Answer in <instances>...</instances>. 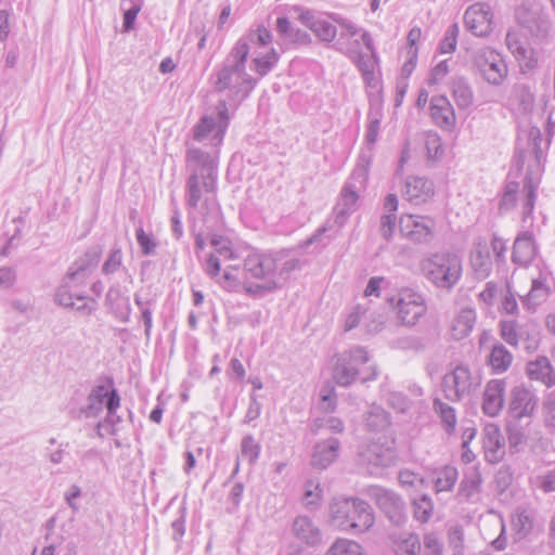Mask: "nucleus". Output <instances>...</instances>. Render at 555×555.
<instances>
[{"instance_id":"1","label":"nucleus","mask_w":555,"mask_h":555,"mask_svg":"<svg viewBox=\"0 0 555 555\" xmlns=\"http://www.w3.org/2000/svg\"><path fill=\"white\" fill-rule=\"evenodd\" d=\"M186 167L190 176L185 183V203L190 209L206 214L215 201L217 191V164L215 158L198 149L186 152Z\"/></svg>"},{"instance_id":"2","label":"nucleus","mask_w":555,"mask_h":555,"mask_svg":"<svg viewBox=\"0 0 555 555\" xmlns=\"http://www.w3.org/2000/svg\"><path fill=\"white\" fill-rule=\"evenodd\" d=\"M420 271L435 288L450 293L462 279L463 260L457 253L443 249L424 257Z\"/></svg>"},{"instance_id":"3","label":"nucleus","mask_w":555,"mask_h":555,"mask_svg":"<svg viewBox=\"0 0 555 555\" xmlns=\"http://www.w3.org/2000/svg\"><path fill=\"white\" fill-rule=\"evenodd\" d=\"M530 150L528 152L516 150L514 156L515 163L518 167L524 166L527 159L529 160L520 197L524 221H526L527 218L531 217L532 215L537 199V191L539 189L541 176L543 172L542 162L544 156L540 146L541 134L539 129H532L530 131Z\"/></svg>"},{"instance_id":"4","label":"nucleus","mask_w":555,"mask_h":555,"mask_svg":"<svg viewBox=\"0 0 555 555\" xmlns=\"http://www.w3.org/2000/svg\"><path fill=\"white\" fill-rule=\"evenodd\" d=\"M248 53V42L241 38L225 59L222 68L217 73L215 89L218 92L233 89L236 93L243 92V96H246L254 88L256 81L245 70Z\"/></svg>"},{"instance_id":"5","label":"nucleus","mask_w":555,"mask_h":555,"mask_svg":"<svg viewBox=\"0 0 555 555\" xmlns=\"http://www.w3.org/2000/svg\"><path fill=\"white\" fill-rule=\"evenodd\" d=\"M371 358L367 350L361 346L351 347L335 356L333 378L337 385L348 387L356 380L362 383L375 380L378 372L374 364L370 363Z\"/></svg>"},{"instance_id":"6","label":"nucleus","mask_w":555,"mask_h":555,"mask_svg":"<svg viewBox=\"0 0 555 555\" xmlns=\"http://www.w3.org/2000/svg\"><path fill=\"white\" fill-rule=\"evenodd\" d=\"M331 521L341 530L363 533L375 521L371 505L358 498L335 499L330 505Z\"/></svg>"},{"instance_id":"7","label":"nucleus","mask_w":555,"mask_h":555,"mask_svg":"<svg viewBox=\"0 0 555 555\" xmlns=\"http://www.w3.org/2000/svg\"><path fill=\"white\" fill-rule=\"evenodd\" d=\"M369 165L370 159L362 156L358 165L354 167L349 180L343 188L340 201L336 207L335 217V222L339 225L344 224L359 198V191L365 185L369 178Z\"/></svg>"},{"instance_id":"8","label":"nucleus","mask_w":555,"mask_h":555,"mask_svg":"<svg viewBox=\"0 0 555 555\" xmlns=\"http://www.w3.org/2000/svg\"><path fill=\"white\" fill-rule=\"evenodd\" d=\"M474 65L480 76L493 86H500L507 76V65L502 55L489 48L476 52Z\"/></svg>"},{"instance_id":"9","label":"nucleus","mask_w":555,"mask_h":555,"mask_svg":"<svg viewBox=\"0 0 555 555\" xmlns=\"http://www.w3.org/2000/svg\"><path fill=\"white\" fill-rule=\"evenodd\" d=\"M370 495L393 526L401 527L406 522L405 502L398 493L383 487H373Z\"/></svg>"},{"instance_id":"10","label":"nucleus","mask_w":555,"mask_h":555,"mask_svg":"<svg viewBox=\"0 0 555 555\" xmlns=\"http://www.w3.org/2000/svg\"><path fill=\"white\" fill-rule=\"evenodd\" d=\"M435 220L427 216L402 215L399 220L400 233L414 244H430L435 238Z\"/></svg>"},{"instance_id":"11","label":"nucleus","mask_w":555,"mask_h":555,"mask_svg":"<svg viewBox=\"0 0 555 555\" xmlns=\"http://www.w3.org/2000/svg\"><path fill=\"white\" fill-rule=\"evenodd\" d=\"M478 385L479 380H475L469 369L465 365H457L442 379L446 398L452 402L461 401L465 396L470 395Z\"/></svg>"},{"instance_id":"12","label":"nucleus","mask_w":555,"mask_h":555,"mask_svg":"<svg viewBox=\"0 0 555 555\" xmlns=\"http://www.w3.org/2000/svg\"><path fill=\"white\" fill-rule=\"evenodd\" d=\"M82 285L77 281L69 282L68 279H63L55 293V301L62 307L75 309L82 315H90L96 309V301L78 292Z\"/></svg>"},{"instance_id":"13","label":"nucleus","mask_w":555,"mask_h":555,"mask_svg":"<svg viewBox=\"0 0 555 555\" xmlns=\"http://www.w3.org/2000/svg\"><path fill=\"white\" fill-rule=\"evenodd\" d=\"M358 457L360 464L374 473L375 469L393 465L397 456L392 448L378 441H369L360 444Z\"/></svg>"},{"instance_id":"14","label":"nucleus","mask_w":555,"mask_h":555,"mask_svg":"<svg viewBox=\"0 0 555 555\" xmlns=\"http://www.w3.org/2000/svg\"><path fill=\"white\" fill-rule=\"evenodd\" d=\"M427 310L422 294L411 289L402 288L398 294L397 313L402 324L415 325Z\"/></svg>"},{"instance_id":"15","label":"nucleus","mask_w":555,"mask_h":555,"mask_svg":"<svg viewBox=\"0 0 555 555\" xmlns=\"http://www.w3.org/2000/svg\"><path fill=\"white\" fill-rule=\"evenodd\" d=\"M539 399L532 390L518 385L509 392L508 413L513 418L531 417L538 406Z\"/></svg>"},{"instance_id":"16","label":"nucleus","mask_w":555,"mask_h":555,"mask_svg":"<svg viewBox=\"0 0 555 555\" xmlns=\"http://www.w3.org/2000/svg\"><path fill=\"white\" fill-rule=\"evenodd\" d=\"M273 254H249L244 260V272L253 279L264 282L276 279V261Z\"/></svg>"},{"instance_id":"17","label":"nucleus","mask_w":555,"mask_h":555,"mask_svg":"<svg viewBox=\"0 0 555 555\" xmlns=\"http://www.w3.org/2000/svg\"><path fill=\"white\" fill-rule=\"evenodd\" d=\"M517 22L532 36H544L548 28L550 22L539 4H522L516 10Z\"/></svg>"},{"instance_id":"18","label":"nucleus","mask_w":555,"mask_h":555,"mask_svg":"<svg viewBox=\"0 0 555 555\" xmlns=\"http://www.w3.org/2000/svg\"><path fill=\"white\" fill-rule=\"evenodd\" d=\"M464 22L473 35L478 37L489 35L492 30V13L489 4L477 2L470 5L464 14Z\"/></svg>"},{"instance_id":"19","label":"nucleus","mask_w":555,"mask_h":555,"mask_svg":"<svg viewBox=\"0 0 555 555\" xmlns=\"http://www.w3.org/2000/svg\"><path fill=\"white\" fill-rule=\"evenodd\" d=\"M538 255V245L534 235L530 231L520 232L513 244L512 261L513 263L527 268Z\"/></svg>"},{"instance_id":"20","label":"nucleus","mask_w":555,"mask_h":555,"mask_svg":"<svg viewBox=\"0 0 555 555\" xmlns=\"http://www.w3.org/2000/svg\"><path fill=\"white\" fill-rule=\"evenodd\" d=\"M505 389V379H491L487 383L482 400V411L486 415L491 417L499 415L504 408Z\"/></svg>"},{"instance_id":"21","label":"nucleus","mask_w":555,"mask_h":555,"mask_svg":"<svg viewBox=\"0 0 555 555\" xmlns=\"http://www.w3.org/2000/svg\"><path fill=\"white\" fill-rule=\"evenodd\" d=\"M482 448L485 457L489 463L495 464L505 455V440L499 426L488 424L483 429Z\"/></svg>"},{"instance_id":"22","label":"nucleus","mask_w":555,"mask_h":555,"mask_svg":"<svg viewBox=\"0 0 555 555\" xmlns=\"http://www.w3.org/2000/svg\"><path fill=\"white\" fill-rule=\"evenodd\" d=\"M340 448V441L335 437L318 441L313 447L311 465L318 469H326L339 456Z\"/></svg>"},{"instance_id":"23","label":"nucleus","mask_w":555,"mask_h":555,"mask_svg":"<svg viewBox=\"0 0 555 555\" xmlns=\"http://www.w3.org/2000/svg\"><path fill=\"white\" fill-rule=\"evenodd\" d=\"M401 193L404 199L420 205L434 195V183L424 177L411 176L405 179Z\"/></svg>"},{"instance_id":"24","label":"nucleus","mask_w":555,"mask_h":555,"mask_svg":"<svg viewBox=\"0 0 555 555\" xmlns=\"http://www.w3.org/2000/svg\"><path fill=\"white\" fill-rule=\"evenodd\" d=\"M101 256L102 248L100 246L88 249L80 259L73 263L64 279H68L69 282L77 281L80 284H86L88 271L98 266Z\"/></svg>"},{"instance_id":"25","label":"nucleus","mask_w":555,"mask_h":555,"mask_svg":"<svg viewBox=\"0 0 555 555\" xmlns=\"http://www.w3.org/2000/svg\"><path fill=\"white\" fill-rule=\"evenodd\" d=\"M430 116L440 128L451 130L455 126V113L450 101L444 95H436L430 100Z\"/></svg>"},{"instance_id":"26","label":"nucleus","mask_w":555,"mask_h":555,"mask_svg":"<svg viewBox=\"0 0 555 555\" xmlns=\"http://www.w3.org/2000/svg\"><path fill=\"white\" fill-rule=\"evenodd\" d=\"M550 294L547 274L540 272L539 276L532 279L529 293L520 297L521 304L527 310L535 311L541 304L546 301Z\"/></svg>"},{"instance_id":"27","label":"nucleus","mask_w":555,"mask_h":555,"mask_svg":"<svg viewBox=\"0 0 555 555\" xmlns=\"http://www.w3.org/2000/svg\"><path fill=\"white\" fill-rule=\"evenodd\" d=\"M300 22L308 27L321 41L331 43L337 35V28L328 21L317 18L311 11H302Z\"/></svg>"},{"instance_id":"28","label":"nucleus","mask_w":555,"mask_h":555,"mask_svg":"<svg viewBox=\"0 0 555 555\" xmlns=\"http://www.w3.org/2000/svg\"><path fill=\"white\" fill-rule=\"evenodd\" d=\"M526 372L531 380L542 383L547 388L555 385V370L546 357H538L527 364Z\"/></svg>"},{"instance_id":"29","label":"nucleus","mask_w":555,"mask_h":555,"mask_svg":"<svg viewBox=\"0 0 555 555\" xmlns=\"http://www.w3.org/2000/svg\"><path fill=\"white\" fill-rule=\"evenodd\" d=\"M470 266L477 279L485 280L492 270L490 251L486 241H478L470 253Z\"/></svg>"},{"instance_id":"30","label":"nucleus","mask_w":555,"mask_h":555,"mask_svg":"<svg viewBox=\"0 0 555 555\" xmlns=\"http://www.w3.org/2000/svg\"><path fill=\"white\" fill-rule=\"evenodd\" d=\"M292 530L296 538L310 546L321 542L322 533L320 529L307 516L296 517Z\"/></svg>"},{"instance_id":"31","label":"nucleus","mask_w":555,"mask_h":555,"mask_svg":"<svg viewBox=\"0 0 555 555\" xmlns=\"http://www.w3.org/2000/svg\"><path fill=\"white\" fill-rule=\"evenodd\" d=\"M476 323V312L473 309H462L454 318L451 327V335L454 339L461 340L467 337Z\"/></svg>"},{"instance_id":"32","label":"nucleus","mask_w":555,"mask_h":555,"mask_svg":"<svg viewBox=\"0 0 555 555\" xmlns=\"http://www.w3.org/2000/svg\"><path fill=\"white\" fill-rule=\"evenodd\" d=\"M348 56L354 62L358 69L361 72L365 83L373 86L375 81L374 70L377 64L376 52H374V55L372 53L364 54L362 52H352L348 53Z\"/></svg>"},{"instance_id":"33","label":"nucleus","mask_w":555,"mask_h":555,"mask_svg":"<svg viewBox=\"0 0 555 555\" xmlns=\"http://www.w3.org/2000/svg\"><path fill=\"white\" fill-rule=\"evenodd\" d=\"M513 354L506 349V347L500 343H495L488 356V364L491 366L494 373L506 372L513 362Z\"/></svg>"},{"instance_id":"34","label":"nucleus","mask_w":555,"mask_h":555,"mask_svg":"<svg viewBox=\"0 0 555 555\" xmlns=\"http://www.w3.org/2000/svg\"><path fill=\"white\" fill-rule=\"evenodd\" d=\"M451 91L453 99L460 108H467L473 104L474 93L465 78H453L451 81Z\"/></svg>"},{"instance_id":"35","label":"nucleus","mask_w":555,"mask_h":555,"mask_svg":"<svg viewBox=\"0 0 555 555\" xmlns=\"http://www.w3.org/2000/svg\"><path fill=\"white\" fill-rule=\"evenodd\" d=\"M392 542L397 555H418L422 548L416 533L393 535Z\"/></svg>"},{"instance_id":"36","label":"nucleus","mask_w":555,"mask_h":555,"mask_svg":"<svg viewBox=\"0 0 555 555\" xmlns=\"http://www.w3.org/2000/svg\"><path fill=\"white\" fill-rule=\"evenodd\" d=\"M390 424L389 414L379 405H372L365 413L364 425L371 431H382Z\"/></svg>"},{"instance_id":"37","label":"nucleus","mask_w":555,"mask_h":555,"mask_svg":"<svg viewBox=\"0 0 555 555\" xmlns=\"http://www.w3.org/2000/svg\"><path fill=\"white\" fill-rule=\"evenodd\" d=\"M481 476L478 472L466 475L460 483L457 496L461 501L472 502L480 492Z\"/></svg>"},{"instance_id":"38","label":"nucleus","mask_w":555,"mask_h":555,"mask_svg":"<svg viewBox=\"0 0 555 555\" xmlns=\"http://www.w3.org/2000/svg\"><path fill=\"white\" fill-rule=\"evenodd\" d=\"M511 100L518 105V108L526 113L529 112L534 103V94L531 88L525 83H516L513 87Z\"/></svg>"},{"instance_id":"39","label":"nucleus","mask_w":555,"mask_h":555,"mask_svg":"<svg viewBox=\"0 0 555 555\" xmlns=\"http://www.w3.org/2000/svg\"><path fill=\"white\" fill-rule=\"evenodd\" d=\"M273 258H279L276 261V279L286 281L289 274L299 267V259L289 257L285 250H280L273 254Z\"/></svg>"},{"instance_id":"40","label":"nucleus","mask_w":555,"mask_h":555,"mask_svg":"<svg viewBox=\"0 0 555 555\" xmlns=\"http://www.w3.org/2000/svg\"><path fill=\"white\" fill-rule=\"evenodd\" d=\"M501 338L512 347H517L522 337L520 325L516 320H501L499 323Z\"/></svg>"},{"instance_id":"41","label":"nucleus","mask_w":555,"mask_h":555,"mask_svg":"<svg viewBox=\"0 0 555 555\" xmlns=\"http://www.w3.org/2000/svg\"><path fill=\"white\" fill-rule=\"evenodd\" d=\"M519 183L509 181L506 183L503 195L499 203L501 214L508 212L516 207L518 201Z\"/></svg>"},{"instance_id":"42","label":"nucleus","mask_w":555,"mask_h":555,"mask_svg":"<svg viewBox=\"0 0 555 555\" xmlns=\"http://www.w3.org/2000/svg\"><path fill=\"white\" fill-rule=\"evenodd\" d=\"M327 555H365L362 546L351 540L338 539L327 551Z\"/></svg>"},{"instance_id":"43","label":"nucleus","mask_w":555,"mask_h":555,"mask_svg":"<svg viewBox=\"0 0 555 555\" xmlns=\"http://www.w3.org/2000/svg\"><path fill=\"white\" fill-rule=\"evenodd\" d=\"M413 516L417 521L421 522H427L431 515L434 509V504L431 499L423 494L418 499L413 500Z\"/></svg>"},{"instance_id":"44","label":"nucleus","mask_w":555,"mask_h":555,"mask_svg":"<svg viewBox=\"0 0 555 555\" xmlns=\"http://www.w3.org/2000/svg\"><path fill=\"white\" fill-rule=\"evenodd\" d=\"M457 479V470L455 467L446 466L443 467L435 481L437 491H450Z\"/></svg>"},{"instance_id":"45","label":"nucleus","mask_w":555,"mask_h":555,"mask_svg":"<svg viewBox=\"0 0 555 555\" xmlns=\"http://www.w3.org/2000/svg\"><path fill=\"white\" fill-rule=\"evenodd\" d=\"M434 410L440 416L442 423L447 426V430H452L456 424L455 410L449 404L436 398L434 400Z\"/></svg>"},{"instance_id":"46","label":"nucleus","mask_w":555,"mask_h":555,"mask_svg":"<svg viewBox=\"0 0 555 555\" xmlns=\"http://www.w3.org/2000/svg\"><path fill=\"white\" fill-rule=\"evenodd\" d=\"M279 61V54L271 49L266 55L253 60V69L261 77L266 76Z\"/></svg>"},{"instance_id":"47","label":"nucleus","mask_w":555,"mask_h":555,"mask_svg":"<svg viewBox=\"0 0 555 555\" xmlns=\"http://www.w3.org/2000/svg\"><path fill=\"white\" fill-rule=\"evenodd\" d=\"M122 266V250L121 247L115 245L109 254L107 255L106 260L102 266V273L104 275H111L117 272Z\"/></svg>"},{"instance_id":"48","label":"nucleus","mask_w":555,"mask_h":555,"mask_svg":"<svg viewBox=\"0 0 555 555\" xmlns=\"http://www.w3.org/2000/svg\"><path fill=\"white\" fill-rule=\"evenodd\" d=\"M218 116H219V124L217 125V130L215 134L211 137V145L218 146L221 144L225 129L229 125V115H228V108L224 102L220 103L218 105Z\"/></svg>"},{"instance_id":"49","label":"nucleus","mask_w":555,"mask_h":555,"mask_svg":"<svg viewBox=\"0 0 555 555\" xmlns=\"http://www.w3.org/2000/svg\"><path fill=\"white\" fill-rule=\"evenodd\" d=\"M519 66L524 73L533 70L538 66V56L531 47H524L522 50L515 55Z\"/></svg>"},{"instance_id":"50","label":"nucleus","mask_w":555,"mask_h":555,"mask_svg":"<svg viewBox=\"0 0 555 555\" xmlns=\"http://www.w3.org/2000/svg\"><path fill=\"white\" fill-rule=\"evenodd\" d=\"M241 452L242 455L246 457L250 464H254L259 457L260 446L258 442H256L251 435H247L242 440Z\"/></svg>"},{"instance_id":"51","label":"nucleus","mask_w":555,"mask_h":555,"mask_svg":"<svg viewBox=\"0 0 555 555\" xmlns=\"http://www.w3.org/2000/svg\"><path fill=\"white\" fill-rule=\"evenodd\" d=\"M217 125L212 117L204 116L194 128V140L204 141L211 132H216Z\"/></svg>"},{"instance_id":"52","label":"nucleus","mask_w":555,"mask_h":555,"mask_svg":"<svg viewBox=\"0 0 555 555\" xmlns=\"http://www.w3.org/2000/svg\"><path fill=\"white\" fill-rule=\"evenodd\" d=\"M460 28L457 23L450 25L444 34L442 41L440 42L441 53H452L456 49L457 36Z\"/></svg>"},{"instance_id":"53","label":"nucleus","mask_w":555,"mask_h":555,"mask_svg":"<svg viewBox=\"0 0 555 555\" xmlns=\"http://www.w3.org/2000/svg\"><path fill=\"white\" fill-rule=\"evenodd\" d=\"M279 288H281V283L279 281H262V283H245L244 285L245 292L251 296L262 295L264 293H272Z\"/></svg>"},{"instance_id":"54","label":"nucleus","mask_w":555,"mask_h":555,"mask_svg":"<svg viewBox=\"0 0 555 555\" xmlns=\"http://www.w3.org/2000/svg\"><path fill=\"white\" fill-rule=\"evenodd\" d=\"M387 403L399 413H405L412 405V401L400 391H390Z\"/></svg>"},{"instance_id":"55","label":"nucleus","mask_w":555,"mask_h":555,"mask_svg":"<svg viewBox=\"0 0 555 555\" xmlns=\"http://www.w3.org/2000/svg\"><path fill=\"white\" fill-rule=\"evenodd\" d=\"M135 237L139 246L141 247V251L144 256H151L155 254L157 243L152 237V235H149L144 232L143 228L137 229Z\"/></svg>"},{"instance_id":"56","label":"nucleus","mask_w":555,"mask_h":555,"mask_svg":"<svg viewBox=\"0 0 555 555\" xmlns=\"http://www.w3.org/2000/svg\"><path fill=\"white\" fill-rule=\"evenodd\" d=\"M210 244L215 248L216 254L223 257L224 259L234 258L231 244L227 238L219 235H214L210 240Z\"/></svg>"},{"instance_id":"57","label":"nucleus","mask_w":555,"mask_h":555,"mask_svg":"<svg viewBox=\"0 0 555 555\" xmlns=\"http://www.w3.org/2000/svg\"><path fill=\"white\" fill-rule=\"evenodd\" d=\"M397 227V217L395 214H384L380 217L379 233L386 240L390 241Z\"/></svg>"},{"instance_id":"58","label":"nucleus","mask_w":555,"mask_h":555,"mask_svg":"<svg viewBox=\"0 0 555 555\" xmlns=\"http://www.w3.org/2000/svg\"><path fill=\"white\" fill-rule=\"evenodd\" d=\"M320 396V409L325 413L334 412L337 404L334 389H322Z\"/></svg>"},{"instance_id":"59","label":"nucleus","mask_w":555,"mask_h":555,"mask_svg":"<svg viewBox=\"0 0 555 555\" xmlns=\"http://www.w3.org/2000/svg\"><path fill=\"white\" fill-rule=\"evenodd\" d=\"M425 555H442V544L435 533L424 535Z\"/></svg>"},{"instance_id":"60","label":"nucleus","mask_w":555,"mask_h":555,"mask_svg":"<svg viewBox=\"0 0 555 555\" xmlns=\"http://www.w3.org/2000/svg\"><path fill=\"white\" fill-rule=\"evenodd\" d=\"M103 403L101 400L87 397V404L80 410V413L87 418L96 417L103 411Z\"/></svg>"},{"instance_id":"61","label":"nucleus","mask_w":555,"mask_h":555,"mask_svg":"<svg viewBox=\"0 0 555 555\" xmlns=\"http://www.w3.org/2000/svg\"><path fill=\"white\" fill-rule=\"evenodd\" d=\"M543 410L546 425L555 427V391L547 396Z\"/></svg>"},{"instance_id":"62","label":"nucleus","mask_w":555,"mask_h":555,"mask_svg":"<svg viewBox=\"0 0 555 555\" xmlns=\"http://www.w3.org/2000/svg\"><path fill=\"white\" fill-rule=\"evenodd\" d=\"M513 526L518 533L526 535L532 528V521L527 514L520 513L513 519Z\"/></svg>"},{"instance_id":"63","label":"nucleus","mask_w":555,"mask_h":555,"mask_svg":"<svg viewBox=\"0 0 555 555\" xmlns=\"http://www.w3.org/2000/svg\"><path fill=\"white\" fill-rule=\"evenodd\" d=\"M220 270H221L220 259L216 255L210 254L204 264V271L206 272V274L208 276H210L211 279H215L219 275Z\"/></svg>"},{"instance_id":"64","label":"nucleus","mask_w":555,"mask_h":555,"mask_svg":"<svg viewBox=\"0 0 555 555\" xmlns=\"http://www.w3.org/2000/svg\"><path fill=\"white\" fill-rule=\"evenodd\" d=\"M491 248L495 255V259L498 262L505 261V251H506V243L503 238L499 237L496 234L492 236L491 240Z\"/></svg>"}]
</instances>
